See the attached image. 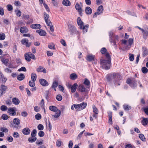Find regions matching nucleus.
<instances>
[{
    "mask_svg": "<svg viewBox=\"0 0 148 148\" xmlns=\"http://www.w3.org/2000/svg\"><path fill=\"white\" fill-rule=\"evenodd\" d=\"M100 63L102 67L108 70L110 69L111 66V58L109 53L106 54L105 59H101Z\"/></svg>",
    "mask_w": 148,
    "mask_h": 148,
    "instance_id": "nucleus-1",
    "label": "nucleus"
},
{
    "mask_svg": "<svg viewBox=\"0 0 148 148\" xmlns=\"http://www.w3.org/2000/svg\"><path fill=\"white\" fill-rule=\"evenodd\" d=\"M109 41L111 43H113V45L117 48V46L116 43L119 41V37L116 35H115L114 33L112 32H109Z\"/></svg>",
    "mask_w": 148,
    "mask_h": 148,
    "instance_id": "nucleus-2",
    "label": "nucleus"
},
{
    "mask_svg": "<svg viewBox=\"0 0 148 148\" xmlns=\"http://www.w3.org/2000/svg\"><path fill=\"white\" fill-rule=\"evenodd\" d=\"M113 75V80L114 82V85L116 86L120 85V84L119 82L121 79V76L120 74L119 73H112Z\"/></svg>",
    "mask_w": 148,
    "mask_h": 148,
    "instance_id": "nucleus-3",
    "label": "nucleus"
},
{
    "mask_svg": "<svg viewBox=\"0 0 148 148\" xmlns=\"http://www.w3.org/2000/svg\"><path fill=\"white\" fill-rule=\"evenodd\" d=\"M69 31L70 32V34L73 35L74 34H78L79 32L77 30L76 28L73 25L69 24L68 25Z\"/></svg>",
    "mask_w": 148,
    "mask_h": 148,
    "instance_id": "nucleus-4",
    "label": "nucleus"
},
{
    "mask_svg": "<svg viewBox=\"0 0 148 148\" xmlns=\"http://www.w3.org/2000/svg\"><path fill=\"white\" fill-rule=\"evenodd\" d=\"M87 88L86 87L85 88L83 84H82L79 85L78 86V90L79 91L81 92L84 93V97L82 96V97L84 98H85V97L87 95V94H86V92H87Z\"/></svg>",
    "mask_w": 148,
    "mask_h": 148,
    "instance_id": "nucleus-5",
    "label": "nucleus"
},
{
    "mask_svg": "<svg viewBox=\"0 0 148 148\" xmlns=\"http://www.w3.org/2000/svg\"><path fill=\"white\" fill-rule=\"evenodd\" d=\"M16 108L15 107L9 108L7 111V113L10 115L14 116L16 114Z\"/></svg>",
    "mask_w": 148,
    "mask_h": 148,
    "instance_id": "nucleus-6",
    "label": "nucleus"
},
{
    "mask_svg": "<svg viewBox=\"0 0 148 148\" xmlns=\"http://www.w3.org/2000/svg\"><path fill=\"white\" fill-rule=\"evenodd\" d=\"M21 42L23 45H25L27 47H29L32 44V42H29L28 40L26 38L23 39L21 40Z\"/></svg>",
    "mask_w": 148,
    "mask_h": 148,
    "instance_id": "nucleus-7",
    "label": "nucleus"
},
{
    "mask_svg": "<svg viewBox=\"0 0 148 148\" xmlns=\"http://www.w3.org/2000/svg\"><path fill=\"white\" fill-rule=\"evenodd\" d=\"M13 122L15 125L13 126L14 128L17 129L18 128V125L20 124V120L17 118H15L13 120Z\"/></svg>",
    "mask_w": 148,
    "mask_h": 148,
    "instance_id": "nucleus-8",
    "label": "nucleus"
},
{
    "mask_svg": "<svg viewBox=\"0 0 148 148\" xmlns=\"http://www.w3.org/2000/svg\"><path fill=\"white\" fill-rule=\"evenodd\" d=\"M7 89V87L5 85L2 84L0 86V91H1V96L3 93H5Z\"/></svg>",
    "mask_w": 148,
    "mask_h": 148,
    "instance_id": "nucleus-9",
    "label": "nucleus"
},
{
    "mask_svg": "<svg viewBox=\"0 0 148 148\" xmlns=\"http://www.w3.org/2000/svg\"><path fill=\"white\" fill-rule=\"evenodd\" d=\"M75 8L78 11L79 14L81 16H82V7L80 6L79 3H77L75 5Z\"/></svg>",
    "mask_w": 148,
    "mask_h": 148,
    "instance_id": "nucleus-10",
    "label": "nucleus"
},
{
    "mask_svg": "<svg viewBox=\"0 0 148 148\" xmlns=\"http://www.w3.org/2000/svg\"><path fill=\"white\" fill-rule=\"evenodd\" d=\"M133 38H129L128 40V42L129 45H127L125 46V49H126L128 50L131 47V46L132 45V44L133 43Z\"/></svg>",
    "mask_w": 148,
    "mask_h": 148,
    "instance_id": "nucleus-11",
    "label": "nucleus"
},
{
    "mask_svg": "<svg viewBox=\"0 0 148 148\" xmlns=\"http://www.w3.org/2000/svg\"><path fill=\"white\" fill-rule=\"evenodd\" d=\"M39 82L40 84L43 86H47L49 85L48 82L44 79H40Z\"/></svg>",
    "mask_w": 148,
    "mask_h": 148,
    "instance_id": "nucleus-12",
    "label": "nucleus"
},
{
    "mask_svg": "<svg viewBox=\"0 0 148 148\" xmlns=\"http://www.w3.org/2000/svg\"><path fill=\"white\" fill-rule=\"evenodd\" d=\"M23 133L25 135H28L30 134V130L28 127L24 128L22 130Z\"/></svg>",
    "mask_w": 148,
    "mask_h": 148,
    "instance_id": "nucleus-13",
    "label": "nucleus"
},
{
    "mask_svg": "<svg viewBox=\"0 0 148 148\" xmlns=\"http://www.w3.org/2000/svg\"><path fill=\"white\" fill-rule=\"evenodd\" d=\"M36 32L37 33H38L41 36H45L46 35V32L42 29L38 30Z\"/></svg>",
    "mask_w": 148,
    "mask_h": 148,
    "instance_id": "nucleus-14",
    "label": "nucleus"
},
{
    "mask_svg": "<svg viewBox=\"0 0 148 148\" xmlns=\"http://www.w3.org/2000/svg\"><path fill=\"white\" fill-rule=\"evenodd\" d=\"M1 60L3 63L4 64L7 66V64L9 62V60L8 59H5L4 58L3 56H1L0 57Z\"/></svg>",
    "mask_w": 148,
    "mask_h": 148,
    "instance_id": "nucleus-15",
    "label": "nucleus"
},
{
    "mask_svg": "<svg viewBox=\"0 0 148 148\" xmlns=\"http://www.w3.org/2000/svg\"><path fill=\"white\" fill-rule=\"evenodd\" d=\"M31 27L34 29H40L41 27V25L39 24H33L31 25Z\"/></svg>",
    "mask_w": 148,
    "mask_h": 148,
    "instance_id": "nucleus-16",
    "label": "nucleus"
},
{
    "mask_svg": "<svg viewBox=\"0 0 148 148\" xmlns=\"http://www.w3.org/2000/svg\"><path fill=\"white\" fill-rule=\"evenodd\" d=\"M36 71L38 72H43L45 73H46V70L43 67L40 66L36 69Z\"/></svg>",
    "mask_w": 148,
    "mask_h": 148,
    "instance_id": "nucleus-17",
    "label": "nucleus"
},
{
    "mask_svg": "<svg viewBox=\"0 0 148 148\" xmlns=\"http://www.w3.org/2000/svg\"><path fill=\"white\" fill-rule=\"evenodd\" d=\"M78 85L76 83H74L71 87V92L72 93L75 92L76 91Z\"/></svg>",
    "mask_w": 148,
    "mask_h": 148,
    "instance_id": "nucleus-18",
    "label": "nucleus"
},
{
    "mask_svg": "<svg viewBox=\"0 0 148 148\" xmlns=\"http://www.w3.org/2000/svg\"><path fill=\"white\" fill-rule=\"evenodd\" d=\"M77 23L79 27V28H82V27L84 25L83 22L81 21V18L79 17H78L77 19Z\"/></svg>",
    "mask_w": 148,
    "mask_h": 148,
    "instance_id": "nucleus-19",
    "label": "nucleus"
},
{
    "mask_svg": "<svg viewBox=\"0 0 148 148\" xmlns=\"http://www.w3.org/2000/svg\"><path fill=\"white\" fill-rule=\"evenodd\" d=\"M85 11L87 14H90L92 13V10L88 6L86 8Z\"/></svg>",
    "mask_w": 148,
    "mask_h": 148,
    "instance_id": "nucleus-20",
    "label": "nucleus"
},
{
    "mask_svg": "<svg viewBox=\"0 0 148 148\" xmlns=\"http://www.w3.org/2000/svg\"><path fill=\"white\" fill-rule=\"evenodd\" d=\"M49 17V15L48 14H47L45 12L44 13V18L47 25L48 24V18Z\"/></svg>",
    "mask_w": 148,
    "mask_h": 148,
    "instance_id": "nucleus-21",
    "label": "nucleus"
},
{
    "mask_svg": "<svg viewBox=\"0 0 148 148\" xmlns=\"http://www.w3.org/2000/svg\"><path fill=\"white\" fill-rule=\"evenodd\" d=\"M12 102L14 104L17 105L19 103L20 101L18 98L14 97L12 99Z\"/></svg>",
    "mask_w": 148,
    "mask_h": 148,
    "instance_id": "nucleus-22",
    "label": "nucleus"
},
{
    "mask_svg": "<svg viewBox=\"0 0 148 148\" xmlns=\"http://www.w3.org/2000/svg\"><path fill=\"white\" fill-rule=\"evenodd\" d=\"M20 31L21 33L24 34L28 32V30L26 27H22L20 28Z\"/></svg>",
    "mask_w": 148,
    "mask_h": 148,
    "instance_id": "nucleus-23",
    "label": "nucleus"
},
{
    "mask_svg": "<svg viewBox=\"0 0 148 148\" xmlns=\"http://www.w3.org/2000/svg\"><path fill=\"white\" fill-rule=\"evenodd\" d=\"M112 77L113 75L112 73L108 74L106 77L107 81L108 82H111L112 80Z\"/></svg>",
    "mask_w": 148,
    "mask_h": 148,
    "instance_id": "nucleus-24",
    "label": "nucleus"
},
{
    "mask_svg": "<svg viewBox=\"0 0 148 148\" xmlns=\"http://www.w3.org/2000/svg\"><path fill=\"white\" fill-rule=\"evenodd\" d=\"M143 55L145 56L148 55V51L145 47H143Z\"/></svg>",
    "mask_w": 148,
    "mask_h": 148,
    "instance_id": "nucleus-25",
    "label": "nucleus"
},
{
    "mask_svg": "<svg viewBox=\"0 0 148 148\" xmlns=\"http://www.w3.org/2000/svg\"><path fill=\"white\" fill-rule=\"evenodd\" d=\"M84 84L87 86L86 88H89L90 86V83L89 81L87 78H85L83 83Z\"/></svg>",
    "mask_w": 148,
    "mask_h": 148,
    "instance_id": "nucleus-26",
    "label": "nucleus"
},
{
    "mask_svg": "<svg viewBox=\"0 0 148 148\" xmlns=\"http://www.w3.org/2000/svg\"><path fill=\"white\" fill-rule=\"evenodd\" d=\"M141 123L144 126L147 125L148 123V118H143Z\"/></svg>",
    "mask_w": 148,
    "mask_h": 148,
    "instance_id": "nucleus-27",
    "label": "nucleus"
},
{
    "mask_svg": "<svg viewBox=\"0 0 148 148\" xmlns=\"http://www.w3.org/2000/svg\"><path fill=\"white\" fill-rule=\"evenodd\" d=\"M7 80V79L5 77L3 74L1 75L0 77V81L2 83H5Z\"/></svg>",
    "mask_w": 148,
    "mask_h": 148,
    "instance_id": "nucleus-28",
    "label": "nucleus"
},
{
    "mask_svg": "<svg viewBox=\"0 0 148 148\" xmlns=\"http://www.w3.org/2000/svg\"><path fill=\"white\" fill-rule=\"evenodd\" d=\"M62 3L64 5L66 6H70L71 5V3L68 0H63Z\"/></svg>",
    "mask_w": 148,
    "mask_h": 148,
    "instance_id": "nucleus-29",
    "label": "nucleus"
},
{
    "mask_svg": "<svg viewBox=\"0 0 148 148\" xmlns=\"http://www.w3.org/2000/svg\"><path fill=\"white\" fill-rule=\"evenodd\" d=\"M103 10V6L102 5H101L98 7L97 12L100 14L102 13Z\"/></svg>",
    "mask_w": 148,
    "mask_h": 148,
    "instance_id": "nucleus-30",
    "label": "nucleus"
},
{
    "mask_svg": "<svg viewBox=\"0 0 148 148\" xmlns=\"http://www.w3.org/2000/svg\"><path fill=\"white\" fill-rule=\"evenodd\" d=\"M55 112H56L55 115H52V116L56 118L58 117L61 114L60 110L58 109Z\"/></svg>",
    "mask_w": 148,
    "mask_h": 148,
    "instance_id": "nucleus-31",
    "label": "nucleus"
},
{
    "mask_svg": "<svg viewBox=\"0 0 148 148\" xmlns=\"http://www.w3.org/2000/svg\"><path fill=\"white\" fill-rule=\"evenodd\" d=\"M25 75L21 73L17 76V78L18 80L21 81L25 78Z\"/></svg>",
    "mask_w": 148,
    "mask_h": 148,
    "instance_id": "nucleus-32",
    "label": "nucleus"
},
{
    "mask_svg": "<svg viewBox=\"0 0 148 148\" xmlns=\"http://www.w3.org/2000/svg\"><path fill=\"white\" fill-rule=\"evenodd\" d=\"M31 78L33 82H35L37 78V75L36 74L34 73H32L31 75Z\"/></svg>",
    "mask_w": 148,
    "mask_h": 148,
    "instance_id": "nucleus-33",
    "label": "nucleus"
},
{
    "mask_svg": "<svg viewBox=\"0 0 148 148\" xmlns=\"http://www.w3.org/2000/svg\"><path fill=\"white\" fill-rule=\"evenodd\" d=\"M49 109L51 111H52L54 112H55L56 111H57L58 109L57 108L53 106H49Z\"/></svg>",
    "mask_w": 148,
    "mask_h": 148,
    "instance_id": "nucleus-34",
    "label": "nucleus"
},
{
    "mask_svg": "<svg viewBox=\"0 0 148 148\" xmlns=\"http://www.w3.org/2000/svg\"><path fill=\"white\" fill-rule=\"evenodd\" d=\"M136 81L134 79H132V82L130 86L132 88H134L137 86Z\"/></svg>",
    "mask_w": 148,
    "mask_h": 148,
    "instance_id": "nucleus-35",
    "label": "nucleus"
},
{
    "mask_svg": "<svg viewBox=\"0 0 148 148\" xmlns=\"http://www.w3.org/2000/svg\"><path fill=\"white\" fill-rule=\"evenodd\" d=\"M94 56L92 55H90L87 56L86 60L89 61H91L94 60Z\"/></svg>",
    "mask_w": 148,
    "mask_h": 148,
    "instance_id": "nucleus-36",
    "label": "nucleus"
},
{
    "mask_svg": "<svg viewBox=\"0 0 148 148\" xmlns=\"http://www.w3.org/2000/svg\"><path fill=\"white\" fill-rule=\"evenodd\" d=\"M100 52L102 54H105V56L106 57V54L107 53H109L107 52V49L106 48L103 47L100 50Z\"/></svg>",
    "mask_w": 148,
    "mask_h": 148,
    "instance_id": "nucleus-37",
    "label": "nucleus"
},
{
    "mask_svg": "<svg viewBox=\"0 0 148 148\" xmlns=\"http://www.w3.org/2000/svg\"><path fill=\"white\" fill-rule=\"evenodd\" d=\"M79 108L82 110L84 109L86 107L87 104L86 103H82L79 104Z\"/></svg>",
    "mask_w": 148,
    "mask_h": 148,
    "instance_id": "nucleus-38",
    "label": "nucleus"
},
{
    "mask_svg": "<svg viewBox=\"0 0 148 148\" xmlns=\"http://www.w3.org/2000/svg\"><path fill=\"white\" fill-rule=\"evenodd\" d=\"M37 140V138L36 137H33L31 136V137H30L28 138V141L30 143H33L35 142Z\"/></svg>",
    "mask_w": 148,
    "mask_h": 148,
    "instance_id": "nucleus-39",
    "label": "nucleus"
},
{
    "mask_svg": "<svg viewBox=\"0 0 148 148\" xmlns=\"http://www.w3.org/2000/svg\"><path fill=\"white\" fill-rule=\"evenodd\" d=\"M70 78L72 80H75L77 77V75L74 73L71 74L70 75Z\"/></svg>",
    "mask_w": 148,
    "mask_h": 148,
    "instance_id": "nucleus-40",
    "label": "nucleus"
},
{
    "mask_svg": "<svg viewBox=\"0 0 148 148\" xmlns=\"http://www.w3.org/2000/svg\"><path fill=\"white\" fill-rule=\"evenodd\" d=\"M26 54H28V56H29V57L30 58H32L34 60H36V59L35 56L32 53L29 52L26 53Z\"/></svg>",
    "mask_w": 148,
    "mask_h": 148,
    "instance_id": "nucleus-41",
    "label": "nucleus"
},
{
    "mask_svg": "<svg viewBox=\"0 0 148 148\" xmlns=\"http://www.w3.org/2000/svg\"><path fill=\"white\" fill-rule=\"evenodd\" d=\"M139 137L142 141L144 142H145L146 141L144 135L143 134H139Z\"/></svg>",
    "mask_w": 148,
    "mask_h": 148,
    "instance_id": "nucleus-42",
    "label": "nucleus"
},
{
    "mask_svg": "<svg viewBox=\"0 0 148 148\" xmlns=\"http://www.w3.org/2000/svg\"><path fill=\"white\" fill-rule=\"evenodd\" d=\"M36 129L33 130L31 133V136L33 137H36L35 136L36 135Z\"/></svg>",
    "mask_w": 148,
    "mask_h": 148,
    "instance_id": "nucleus-43",
    "label": "nucleus"
},
{
    "mask_svg": "<svg viewBox=\"0 0 148 148\" xmlns=\"http://www.w3.org/2000/svg\"><path fill=\"white\" fill-rule=\"evenodd\" d=\"M48 47L51 49H55V47L54 43H52L49 44L48 46Z\"/></svg>",
    "mask_w": 148,
    "mask_h": 148,
    "instance_id": "nucleus-44",
    "label": "nucleus"
},
{
    "mask_svg": "<svg viewBox=\"0 0 148 148\" xmlns=\"http://www.w3.org/2000/svg\"><path fill=\"white\" fill-rule=\"evenodd\" d=\"M123 108L125 110H129L131 109V106L127 105H123Z\"/></svg>",
    "mask_w": 148,
    "mask_h": 148,
    "instance_id": "nucleus-45",
    "label": "nucleus"
},
{
    "mask_svg": "<svg viewBox=\"0 0 148 148\" xmlns=\"http://www.w3.org/2000/svg\"><path fill=\"white\" fill-rule=\"evenodd\" d=\"M58 82L56 81H54L52 85L51 88H56L58 86Z\"/></svg>",
    "mask_w": 148,
    "mask_h": 148,
    "instance_id": "nucleus-46",
    "label": "nucleus"
},
{
    "mask_svg": "<svg viewBox=\"0 0 148 148\" xmlns=\"http://www.w3.org/2000/svg\"><path fill=\"white\" fill-rule=\"evenodd\" d=\"M141 71L143 73H146L148 71V69L145 67H143L142 68Z\"/></svg>",
    "mask_w": 148,
    "mask_h": 148,
    "instance_id": "nucleus-47",
    "label": "nucleus"
},
{
    "mask_svg": "<svg viewBox=\"0 0 148 148\" xmlns=\"http://www.w3.org/2000/svg\"><path fill=\"white\" fill-rule=\"evenodd\" d=\"M0 109L1 111H4L7 110L8 108L6 106L2 105L1 106Z\"/></svg>",
    "mask_w": 148,
    "mask_h": 148,
    "instance_id": "nucleus-48",
    "label": "nucleus"
},
{
    "mask_svg": "<svg viewBox=\"0 0 148 148\" xmlns=\"http://www.w3.org/2000/svg\"><path fill=\"white\" fill-rule=\"evenodd\" d=\"M12 136L15 138H17L19 137V135L17 132H14L12 134Z\"/></svg>",
    "mask_w": 148,
    "mask_h": 148,
    "instance_id": "nucleus-49",
    "label": "nucleus"
},
{
    "mask_svg": "<svg viewBox=\"0 0 148 148\" xmlns=\"http://www.w3.org/2000/svg\"><path fill=\"white\" fill-rule=\"evenodd\" d=\"M92 108L93 110V112L95 113L98 114V110L95 105H93V106Z\"/></svg>",
    "mask_w": 148,
    "mask_h": 148,
    "instance_id": "nucleus-50",
    "label": "nucleus"
},
{
    "mask_svg": "<svg viewBox=\"0 0 148 148\" xmlns=\"http://www.w3.org/2000/svg\"><path fill=\"white\" fill-rule=\"evenodd\" d=\"M35 119L37 120H39L41 119V116L39 113H38L35 116Z\"/></svg>",
    "mask_w": 148,
    "mask_h": 148,
    "instance_id": "nucleus-51",
    "label": "nucleus"
},
{
    "mask_svg": "<svg viewBox=\"0 0 148 148\" xmlns=\"http://www.w3.org/2000/svg\"><path fill=\"white\" fill-rule=\"evenodd\" d=\"M24 56L25 59L28 62H29L30 61V58L29 57V56H28L27 54H26V53H25L24 55Z\"/></svg>",
    "mask_w": 148,
    "mask_h": 148,
    "instance_id": "nucleus-52",
    "label": "nucleus"
},
{
    "mask_svg": "<svg viewBox=\"0 0 148 148\" xmlns=\"http://www.w3.org/2000/svg\"><path fill=\"white\" fill-rule=\"evenodd\" d=\"M8 116L7 114H3L1 116V118L3 120H6L8 119Z\"/></svg>",
    "mask_w": 148,
    "mask_h": 148,
    "instance_id": "nucleus-53",
    "label": "nucleus"
},
{
    "mask_svg": "<svg viewBox=\"0 0 148 148\" xmlns=\"http://www.w3.org/2000/svg\"><path fill=\"white\" fill-rule=\"evenodd\" d=\"M0 131L3 132H5V133H7L8 132V130L7 128H5L4 127H1L0 128Z\"/></svg>",
    "mask_w": 148,
    "mask_h": 148,
    "instance_id": "nucleus-54",
    "label": "nucleus"
},
{
    "mask_svg": "<svg viewBox=\"0 0 148 148\" xmlns=\"http://www.w3.org/2000/svg\"><path fill=\"white\" fill-rule=\"evenodd\" d=\"M37 128L39 130H42L44 129V126L42 124H39L38 125Z\"/></svg>",
    "mask_w": 148,
    "mask_h": 148,
    "instance_id": "nucleus-55",
    "label": "nucleus"
},
{
    "mask_svg": "<svg viewBox=\"0 0 148 148\" xmlns=\"http://www.w3.org/2000/svg\"><path fill=\"white\" fill-rule=\"evenodd\" d=\"M62 97L60 95H58L56 96V99L58 101H61L62 99Z\"/></svg>",
    "mask_w": 148,
    "mask_h": 148,
    "instance_id": "nucleus-56",
    "label": "nucleus"
},
{
    "mask_svg": "<svg viewBox=\"0 0 148 148\" xmlns=\"http://www.w3.org/2000/svg\"><path fill=\"white\" fill-rule=\"evenodd\" d=\"M7 10L9 11H11L13 10V7L11 5L8 4L7 6Z\"/></svg>",
    "mask_w": 148,
    "mask_h": 148,
    "instance_id": "nucleus-57",
    "label": "nucleus"
},
{
    "mask_svg": "<svg viewBox=\"0 0 148 148\" xmlns=\"http://www.w3.org/2000/svg\"><path fill=\"white\" fill-rule=\"evenodd\" d=\"M16 14L17 16L19 17L21 16V12L19 10H18L15 11Z\"/></svg>",
    "mask_w": 148,
    "mask_h": 148,
    "instance_id": "nucleus-58",
    "label": "nucleus"
},
{
    "mask_svg": "<svg viewBox=\"0 0 148 148\" xmlns=\"http://www.w3.org/2000/svg\"><path fill=\"white\" fill-rule=\"evenodd\" d=\"M32 82L31 81H30L29 83V85L32 87H34L35 86V83L34 82Z\"/></svg>",
    "mask_w": 148,
    "mask_h": 148,
    "instance_id": "nucleus-59",
    "label": "nucleus"
},
{
    "mask_svg": "<svg viewBox=\"0 0 148 148\" xmlns=\"http://www.w3.org/2000/svg\"><path fill=\"white\" fill-rule=\"evenodd\" d=\"M7 140L10 142H12L13 141V138L10 136H9L7 138Z\"/></svg>",
    "mask_w": 148,
    "mask_h": 148,
    "instance_id": "nucleus-60",
    "label": "nucleus"
},
{
    "mask_svg": "<svg viewBox=\"0 0 148 148\" xmlns=\"http://www.w3.org/2000/svg\"><path fill=\"white\" fill-rule=\"evenodd\" d=\"M129 57V60L131 61H133L134 59V55L133 54L130 53Z\"/></svg>",
    "mask_w": 148,
    "mask_h": 148,
    "instance_id": "nucleus-61",
    "label": "nucleus"
},
{
    "mask_svg": "<svg viewBox=\"0 0 148 148\" xmlns=\"http://www.w3.org/2000/svg\"><path fill=\"white\" fill-rule=\"evenodd\" d=\"M38 135L40 137H42L44 136L45 133L43 131H40L39 132Z\"/></svg>",
    "mask_w": 148,
    "mask_h": 148,
    "instance_id": "nucleus-62",
    "label": "nucleus"
},
{
    "mask_svg": "<svg viewBox=\"0 0 148 148\" xmlns=\"http://www.w3.org/2000/svg\"><path fill=\"white\" fill-rule=\"evenodd\" d=\"M5 35L4 34H0V40H4L5 38Z\"/></svg>",
    "mask_w": 148,
    "mask_h": 148,
    "instance_id": "nucleus-63",
    "label": "nucleus"
},
{
    "mask_svg": "<svg viewBox=\"0 0 148 148\" xmlns=\"http://www.w3.org/2000/svg\"><path fill=\"white\" fill-rule=\"evenodd\" d=\"M23 18L25 19H28L29 18V16L28 15L23 14L22 16Z\"/></svg>",
    "mask_w": 148,
    "mask_h": 148,
    "instance_id": "nucleus-64",
    "label": "nucleus"
}]
</instances>
